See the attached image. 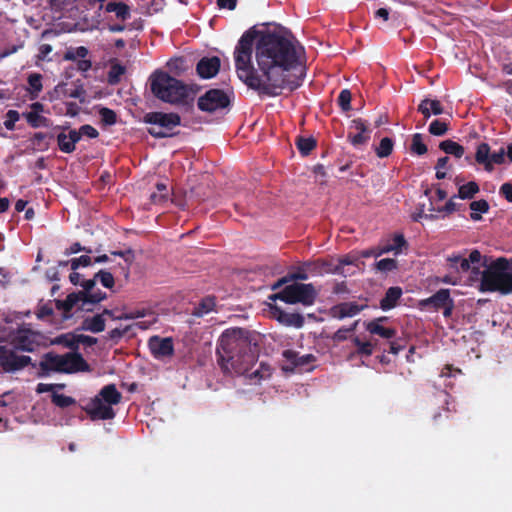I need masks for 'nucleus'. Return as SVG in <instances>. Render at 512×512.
<instances>
[{
  "instance_id": "obj_1",
  "label": "nucleus",
  "mask_w": 512,
  "mask_h": 512,
  "mask_svg": "<svg viewBox=\"0 0 512 512\" xmlns=\"http://www.w3.org/2000/svg\"><path fill=\"white\" fill-rule=\"evenodd\" d=\"M245 31L234 50L237 77L259 96L276 97L284 89L294 91L303 82L304 67L294 43L275 32Z\"/></svg>"
},
{
  "instance_id": "obj_2",
  "label": "nucleus",
  "mask_w": 512,
  "mask_h": 512,
  "mask_svg": "<svg viewBox=\"0 0 512 512\" xmlns=\"http://www.w3.org/2000/svg\"><path fill=\"white\" fill-rule=\"evenodd\" d=\"M258 352L254 333L245 328L224 330L216 343L217 363L224 373H249L257 361Z\"/></svg>"
},
{
  "instance_id": "obj_3",
  "label": "nucleus",
  "mask_w": 512,
  "mask_h": 512,
  "mask_svg": "<svg viewBox=\"0 0 512 512\" xmlns=\"http://www.w3.org/2000/svg\"><path fill=\"white\" fill-rule=\"evenodd\" d=\"M149 81L152 94L162 102L187 107L193 106L198 87L187 85L161 70L152 73Z\"/></svg>"
},
{
  "instance_id": "obj_4",
  "label": "nucleus",
  "mask_w": 512,
  "mask_h": 512,
  "mask_svg": "<svg viewBox=\"0 0 512 512\" xmlns=\"http://www.w3.org/2000/svg\"><path fill=\"white\" fill-rule=\"evenodd\" d=\"M482 266L478 290L483 293L497 292L501 295L512 293V258L498 257L487 263L485 258Z\"/></svg>"
},
{
  "instance_id": "obj_5",
  "label": "nucleus",
  "mask_w": 512,
  "mask_h": 512,
  "mask_svg": "<svg viewBox=\"0 0 512 512\" xmlns=\"http://www.w3.org/2000/svg\"><path fill=\"white\" fill-rule=\"evenodd\" d=\"M143 122L151 125L147 132L156 139L169 138L177 135L174 129L181 125V117L178 113L153 111L143 116Z\"/></svg>"
},
{
  "instance_id": "obj_6",
  "label": "nucleus",
  "mask_w": 512,
  "mask_h": 512,
  "mask_svg": "<svg viewBox=\"0 0 512 512\" xmlns=\"http://www.w3.org/2000/svg\"><path fill=\"white\" fill-rule=\"evenodd\" d=\"M317 296L318 291L312 283H293L272 295L271 299H279L287 304L300 303L304 306H311L315 303Z\"/></svg>"
},
{
  "instance_id": "obj_7",
  "label": "nucleus",
  "mask_w": 512,
  "mask_h": 512,
  "mask_svg": "<svg viewBox=\"0 0 512 512\" xmlns=\"http://www.w3.org/2000/svg\"><path fill=\"white\" fill-rule=\"evenodd\" d=\"M42 340L41 333L27 325H21L9 333L7 342L19 352H34L42 344Z\"/></svg>"
},
{
  "instance_id": "obj_8",
  "label": "nucleus",
  "mask_w": 512,
  "mask_h": 512,
  "mask_svg": "<svg viewBox=\"0 0 512 512\" xmlns=\"http://www.w3.org/2000/svg\"><path fill=\"white\" fill-rule=\"evenodd\" d=\"M18 350L7 341L0 345V367L6 373L20 371L31 364V357L19 355Z\"/></svg>"
},
{
  "instance_id": "obj_9",
  "label": "nucleus",
  "mask_w": 512,
  "mask_h": 512,
  "mask_svg": "<svg viewBox=\"0 0 512 512\" xmlns=\"http://www.w3.org/2000/svg\"><path fill=\"white\" fill-rule=\"evenodd\" d=\"M475 161L482 165L485 171L492 172L495 164L501 165L505 162V148L502 147L499 151L491 152L489 144L482 142L476 148Z\"/></svg>"
},
{
  "instance_id": "obj_10",
  "label": "nucleus",
  "mask_w": 512,
  "mask_h": 512,
  "mask_svg": "<svg viewBox=\"0 0 512 512\" xmlns=\"http://www.w3.org/2000/svg\"><path fill=\"white\" fill-rule=\"evenodd\" d=\"M230 105L228 95L221 89H210L197 101L199 110L212 113L219 109H224Z\"/></svg>"
},
{
  "instance_id": "obj_11",
  "label": "nucleus",
  "mask_w": 512,
  "mask_h": 512,
  "mask_svg": "<svg viewBox=\"0 0 512 512\" xmlns=\"http://www.w3.org/2000/svg\"><path fill=\"white\" fill-rule=\"evenodd\" d=\"M97 278L94 275L93 278L83 280L81 283L82 291L76 292L83 299V304L80 305V309L84 311H93V308L89 305H95L107 298V294L99 289H96Z\"/></svg>"
},
{
  "instance_id": "obj_12",
  "label": "nucleus",
  "mask_w": 512,
  "mask_h": 512,
  "mask_svg": "<svg viewBox=\"0 0 512 512\" xmlns=\"http://www.w3.org/2000/svg\"><path fill=\"white\" fill-rule=\"evenodd\" d=\"M86 413L90 419L95 420H111L116 413L112 406L102 401L99 396H95L85 407Z\"/></svg>"
},
{
  "instance_id": "obj_13",
  "label": "nucleus",
  "mask_w": 512,
  "mask_h": 512,
  "mask_svg": "<svg viewBox=\"0 0 512 512\" xmlns=\"http://www.w3.org/2000/svg\"><path fill=\"white\" fill-rule=\"evenodd\" d=\"M39 368V376H47L52 371L65 373L64 355H57L52 352L46 353L39 363Z\"/></svg>"
},
{
  "instance_id": "obj_14",
  "label": "nucleus",
  "mask_w": 512,
  "mask_h": 512,
  "mask_svg": "<svg viewBox=\"0 0 512 512\" xmlns=\"http://www.w3.org/2000/svg\"><path fill=\"white\" fill-rule=\"evenodd\" d=\"M148 346L152 355L157 359L172 356L174 353L173 341L168 337L152 336L148 341Z\"/></svg>"
},
{
  "instance_id": "obj_15",
  "label": "nucleus",
  "mask_w": 512,
  "mask_h": 512,
  "mask_svg": "<svg viewBox=\"0 0 512 512\" xmlns=\"http://www.w3.org/2000/svg\"><path fill=\"white\" fill-rule=\"evenodd\" d=\"M64 361L65 373L67 374L91 371L90 365L83 356L76 351L64 354Z\"/></svg>"
},
{
  "instance_id": "obj_16",
  "label": "nucleus",
  "mask_w": 512,
  "mask_h": 512,
  "mask_svg": "<svg viewBox=\"0 0 512 512\" xmlns=\"http://www.w3.org/2000/svg\"><path fill=\"white\" fill-rule=\"evenodd\" d=\"M220 64L217 56L203 57L196 65L197 74L203 79L212 78L218 73Z\"/></svg>"
},
{
  "instance_id": "obj_17",
  "label": "nucleus",
  "mask_w": 512,
  "mask_h": 512,
  "mask_svg": "<svg viewBox=\"0 0 512 512\" xmlns=\"http://www.w3.org/2000/svg\"><path fill=\"white\" fill-rule=\"evenodd\" d=\"M449 289H440L432 296L420 301L421 308H432L435 311L442 309L451 300Z\"/></svg>"
},
{
  "instance_id": "obj_18",
  "label": "nucleus",
  "mask_w": 512,
  "mask_h": 512,
  "mask_svg": "<svg viewBox=\"0 0 512 512\" xmlns=\"http://www.w3.org/2000/svg\"><path fill=\"white\" fill-rule=\"evenodd\" d=\"M387 321V317H379L366 323V330L372 334L384 339H392L396 336L397 331L394 328L384 327L383 322Z\"/></svg>"
},
{
  "instance_id": "obj_19",
  "label": "nucleus",
  "mask_w": 512,
  "mask_h": 512,
  "mask_svg": "<svg viewBox=\"0 0 512 512\" xmlns=\"http://www.w3.org/2000/svg\"><path fill=\"white\" fill-rule=\"evenodd\" d=\"M79 133L76 129H71L68 134L61 132L57 135V145L63 153H73L76 149V143L79 142Z\"/></svg>"
},
{
  "instance_id": "obj_20",
  "label": "nucleus",
  "mask_w": 512,
  "mask_h": 512,
  "mask_svg": "<svg viewBox=\"0 0 512 512\" xmlns=\"http://www.w3.org/2000/svg\"><path fill=\"white\" fill-rule=\"evenodd\" d=\"M55 307L57 310L62 311L63 317L68 319L71 317V311L75 306L83 304V299L76 292L67 295L65 300H55Z\"/></svg>"
},
{
  "instance_id": "obj_21",
  "label": "nucleus",
  "mask_w": 512,
  "mask_h": 512,
  "mask_svg": "<svg viewBox=\"0 0 512 512\" xmlns=\"http://www.w3.org/2000/svg\"><path fill=\"white\" fill-rule=\"evenodd\" d=\"M274 315L276 319L285 326L301 328L305 323L304 317L301 314L288 313L278 307L274 308Z\"/></svg>"
},
{
  "instance_id": "obj_22",
  "label": "nucleus",
  "mask_w": 512,
  "mask_h": 512,
  "mask_svg": "<svg viewBox=\"0 0 512 512\" xmlns=\"http://www.w3.org/2000/svg\"><path fill=\"white\" fill-rule=\"evenodd\" d=\"M105 12L114 13L115 18L121 22H125L131 17V8L124 2L109 1L105 5Z\"/></svg>"
},
{
  "instance_id": "obj_23",
  "label": "nucleus",
  "mask_w": 512,
  "mask_h": 512,
  "mask_svg": "<svg viewBox=\"0 0 512 512\" xmlns=\"http://www.w3.org/2000/svg\"><path fill=\"white\" fill-rule=\"evenodd\" d=\"M403 294L402 288L398 286L389 287L380 300V308L383 311H388L396 307L398 301Z\"/></svg>"
},
{
  "instance_id": "obj_24",
  "label": "nucleus",
  "mask_w": 512,
  "mask_h": 512,
  "mask_svg": "<svg viewBox=\"0 0 512 512\" xmlns=\"http://www.w3.org/2000/svg\"><path fill=\"white\" fill-rule=\"evenodd\" d=\"M362 309H363V306H359L358 304H356L354 302H344V303H340V304L334 306L331 309V312L334 317L343 319L346 317H353V316L357 315Z\"/></svg>"
},
{
  "instance_id": "obj_25",
  "label": "nucleus",
  "mask_w": 512,
  "mask_h": 512,
  "mask_svg": "<svg viewBox=\"0 0 512 512\" xmlns=\"http://www.w3.org/2000/svg\"><path fill=\"white\" fill-rule=\"evenodd\" d=\"M425 119H428L432 114L441 115L444 112L443 106L439 100L423 99L417 108Z\"/></svg>"
},
{
  "instance_id": "obj_26",
  "label": "nucleus",
  "mask_w": 512,
  "mask_h": 512,
  "mask_svg": "<svg viewBox=\"0 0 512 512\" xmlns=\"http://www.w3.org/2000/svg\"><path fill=\"white\" fill-rule=\"evenodd\" d=\"M105 322L106 320L101 313L92 317H86L82 321L81 330L100 333L105 330Z\"/></svg>"
},
{
  "instance_id": "obj_27",
  "label": "nucleus",
  "mask_w": 512,
  "mask_h": 512,
  "mask_svg": "<svg viewBox=\"0 0 512 512\" xmlns=\"http://www.w3.org/2000/svg\"><path fill=\"white\" fill-rule=\"evenodd\" d=\"M97 396H99L103 402L108 403L111 406L119 404L122 399V394L117 390L115 384L105 385L99 391Z\"/></svg>"
},
{
  "instance_id": "obj_28",
  "label": "nucleus",
  "mask_w": 512,
  "mask_h": 512,
  "mask_svg": "<svg viewBox=\"0 0 512 512\" xmlns=\"http://www.w3.org/2000/svg\"><path fill=\"white\" fill-rule=\"evenodd\" d=\"M283 357L294 367H304L315 361V357L312 354L299 355V353L293 350H285Z\"/></svg>"
},
{
  "instance_id": "obj_29",
  "label": "nucleus",
  "mask_w": 512,
  "mask_h": 512,
  "mask_svg": "<svg viewBox=\"0 0 512 512\" xmlns=\"http://www.w3.org/2000/svg\"><path fill=\"white\" fill-rule=\"evenodd\" d=\"M216 306L215 296H206L194 307L193 315L196 317H202L205 314L213 311Z\"/></svg>"
},
{
  "instance_id": "obj_30",
  "label": "nucleus",
  "mask_w": 512,
  "mask_h": 512,
  "mask_svg": "<svg viewBox=\"0 0 512 512\" xmlns=\"http://www.w3.org/2000/svg\"><path fill=\"white\" fill-rule=\"evenodd\" d=\"M27 82L29 85V88L27 89L30 99L34 100L38 98L40 92L43 89L42 85V75L39 73H32L28 76Z\"/></svg>"
},
{
  "instance_id": "obj_31",
  "label": "nucleus",
  "mask_w": 512,
  "mask_h": 512,
  "mask_svg": "<svg viewBox=\"0 0 512 512\" xmlns=\"http://www.w3.org/2000/svg\"><path fill=\"white\" fill-rule=\"evenodd\" d=\"M439 148L444 153L456 158H461L465 153V149L462 145L450 139L440 142Z\"/></svg>"
},
{
  "instance_id": "obj_32",
  "label": "nucleus",
  "mask_w": 512,
  "mask_h": 512,
  "mask_svg": "<svg viewBox=\"0 0 512 512\" xmlns=\"http://www.w3.org/2000/svg\"><path fill=\"white\" fill-rule=\"evenodd\" d=\"M471 210L470 218L473 221H480L482 219L481 214L487 213L490 209L489 203L485 199L472 201L469 205Z\"/></svg>"
},
{
  "instance_id": "obj_33",
  "label": "nucleus",
  "mask_w": 512,
  "mask_h": 512,
  "mask_svg": "<svg viewBox=\"0 0 512 512\" xmlns=\"http://www.w3.org/2000/svg\"><path fill=\"white\" fill-rule=\"evenodd\" d=\"M295 145L301 155L307 156L313 149H315L317 142L313 137L298 136L295 140Z\"/></svg>"
},
{
  "instance_id": "obj_34",
  "label": "nucleus",
  "mask_w": 512,
  "mask_h": 512,
  "mask_svg": "<svg viewBox=\"0 0 512 512\" xmlns=\"http://www.w3.org/2000/svg\"><path fill=\"white\" fill-rule=\"evenodd\" d=\"M169 199V190L165 183H157L156 191L150 194V201L153 204H162Z\"/></svg>"
},
{
  "instance_id": "obj_35",
  "label": "nucleus",
  "mask_w": 512,
  "mask_h": 512,
  "mask_svg": "<svg viewBox=\"0 0 512 512\" xmlns=\"http://www.w3.org/2000/svg\"><path fill=\"white\" fill-rule=\"evenodd\" d=\"M77 334H74V333H66V334H62V335H59L57 336L53 343L54 344H57V345H62L66 348H69L71 350L74 351H77L78 350V346H77Z\"/></svg>"
},
{
  "instance_id": "obj_36",
  "label": "nucleus",
  "mask_w": 512,
  "mask_h": 512,
  "mask_svg": "<svg viewBox=\"0 0 512 512\" xmlns=\"http://www.w3.org/2000/svg\"><path fill=\"white\" fill-rule=\"evenodd\" d=\"M479 190V185L475 181H470L458 188L457 197L460 199H472L479 192Z\"/></svg>"
},
{
  "instance_id": "obj_37",
  "label": "nucleus",
  "mask_w": 512,
  "mask_h": 512,
  "mask_svg": "<svg viewBox=\"0 0 512 512\" xmlns=\"http://www.w3.org/2000/svg\"><path fill=\"white\" fill-rule=\"evenodd\" d=\"M25 118L27 120V123L32 128L49 127L50 126V120L48 118L40 115L37 112H28L25 114Z\"/></svg>"
},
{
  "instance_id": "obj_38",
  "label": "nucleus",
  "mask_w": 512,
  "mask_h": 512,
  "mask_svg": "<svg viewBox=\"0 0 512 512\" xmlns=\"http://www.w3.org/2000/svg\"><path fill=\"white\" fill-rule=\"evenodd\" d=\"M410 151H411V153L416 154L418 156H421V155H424L427 153L428 148H427V145L423 141L422 134L415 133L412 135Z\"/></svg>"
},
{
  "instance_id": "obj_39",
  "label": "nucleus",
  "mask_w": 512,
  "mask_h": 512,
  "mask_svg": "<svg viewBox=\"0 0 512 512\" xmlns=\"http://www.w3.org/2000/svg\"><path fill=\"white\" fill-rule=\"evenodd\" d=\"M394 142L389 137H384L381 139L379 146L376 148L375 152L379 158L388 157L393 151Z\"/></svg>"
},
{
  "instance_id": "obj_40",
  "label": "nucleus",
  "mask_w": 512,
  "mask_h": 512,
  "mask_svg": "<svg viewBox=\"0 0 512 512\" xmlns=\"http://www.w3.org/2000/svg\"><path fill=\"white\" fill-rule=\"evenodd\" d=\"M125 73V67L119 63L112 64L108 72V83L116 85L120 82L122 75Z\"/></svg>"
},
{
  "instance_id": "obj_41",
  "label": "nucleus",
  "mask_w": 512,
  "mask_h": 512,
  "mask_svg": "<svg viewBox=\"0 0 512 512\" xmlns=\"http://www.w3.org/2000/svg\"><path fill=\"white\" fill-rule=\"evenodd\" d=\"M89 54V51L84 46H79L77 48L68 49L64 55L63 60L65 61H76L78 58H86Z\"/></svg>"
},
{
  "instance_id": "obj_42",
  "label": "nucleus",
  "mask_w": 512,
  "mask_h": 512,
  "mask_svg": "<svg viewBox=\"0 0 512 512\" xmlns=\"http://www.w3.org/2000/svg\"><path fill=\"white\" fill-rule=\"evenodd\" d=\"M376 270L382 273H388L398 268V262L392 258H384L375 263Z\"/></svg>"
},
{
  "instance_id": "obj_43",
  "label": "nucleus",
  "mask_w": 512,
  "mask_h": 512,
  "mask_svg": "<svg viewBox=\"0 0 512 512\" xmlns=\"http://www.w3.org/2000/svg\"><path fill=\"white\" fill-rule=\"evenodd\" d=\"M99 115L102 124L105 126H112L117 122V114L114 110L110 108L102 107L99 110Z\"/></svg>"
},
{
  "instance_id": "obj_44",
  "label": "nucleus",
  "mask_w": 512,
  "mask_h": 512,
  "mask_svg": "<svg viewBox=\"0 0 512 512\" xmlns=\"http://www.w3.org/2000/svg\"><path fill=\"white\" fill-rule=\"evenodd\" d=\"M52 403L60 408H67L76 403V400L70 396L64 394L53 393L51 395Z\"/></svg>"
},
{
  "instance_id": "obj_45",
  "label": "nucleus",
  "mask_w": 512,
  "mask_h": 512,
  "mask_svg": "<svg viewBox=\"0 0 512 512\" xmlns=\"http://www.w3.org/2000/svg\"><path fill=\"white\" fill-rule=\"evenodd\" d=\"M451 262V267L455 268L457 272H468L471 269V265L467 258H463L461 256H453L449 258Z\"/></svg>"
},
{
  "instance_id": "obj_46",
  "label": "nucleus",
  "mask_w": 512,
  "mask_h": 512,
  "mask_svg": "<svg viewBox=\"0 0 512 512\" xmlns=\"http://www.w3.org/2000/svg\"><path fill=\"white\" fill-rule=\"evenodd\" d=\"M272 369L268 364L260 363L259 368L250 374L246 373L250 379L263 380L271 376Z\"/></svg>"
},
{
  "instance_id": "obj_47",
  "label": "nucleus",
  "mask_w": 512,
  "mask_h": 512,
  "mask_svg": "<svg viewBox=\"0 0 512 512\" xmlns=\"http://www.w3.org/2000/svg\"><path fill=\"white\" fill-rule=\"evenodd\" d=\"M428 131L434 136H443L448 131V124L441 120L435 119L430 123Z\"/></svg>"
},
{
  "instance_id": "obj_48",
  "label": "nucleus",
  "mask_w": 512,
  "mask_h": 512,
  "mask_svg": "<svg viewBox=\"0 0 512 512\" xmlns=\"http://www.w3.org/2000/svg\"><path fill=\"white\" fill-rule=\"evenodd\" d=\"M351 99H352V95H351V92L350 90L348 89H343L339 96H338V99H337V102H338V105L340 106V108L344 111V112H347V111H350L351 110Z\"/></svg>"
},
{
  "instance_id": "obj_49",
  "label": "nucleus",
  "mask_w": 512,
  "mask_h": 512,
  "mask_svg": "<svg viewBox=\"0 0 512 512\" xmlns=\"http://www.w3.org/2000/svg\"><path fill=\"white\" fill-rule=\"evenodd\" d=\"M353 343L357 347V353L362 356H371L373 353V345L371 342H362L358 337L353 338Z\"/></svg>"
},
{
  "instance_id": "obj_50",
  "label": "nucleus",
  "mask_w": 512,
  "mask_h": 512,
  "mask_svg": "<svg viewBox=\"0 0 512 512\" xmlns=\"http://www.w3.org/2000/svg\"><path fill=\"white\" fill-rule=\"evenodd\" d=\"M97 281H99L105 288L111 289L115 284L114 276L112 273L100 270L96 274Z\"/></svg>"
},
{
  "instance_id": "obj_51",
  "label": "nucleus",
  "mask_w": 512,
  "mask_h": 512,
  "mask_svg": "<svg viewBox=\"0 0 512 512\" xmlns=\"http://www.w3.org/2000/svg\"><path fill=\"white\" fill-rule=\"evenodd\" d=\"M359 261V255L358 253H349L347 255H344L338 259V264L336 266H339V274L342 273V268L346 265H357Z\"/></svg>"
},
{
  "instance_id": "obj_52",
  "label": "nucleus",
  "mask_w": 512,
  "mask_h": 512,
  "mask_svg": "<svg viewBox=\"0 0 512 512\" xmlns=\"http://www.w3.org/2000/svg\"><path fill=\"white\" fill-rule=\"evenodd\" d=\"M348 139L350 140L353 146H360L365 144L370 139V135L369 133L357 132L353 134L352 132H349Z\"/></svg>"
},
{
  "instance_id": "obj_53",
  "label": "nucleus",
  "mask_w": 512,
  "mask_h": 512,
  "mask_svg": "<svg viewBox=\"0 0 512 512\" xmlns=\"http://www.w3.org/2000/svg\"><path fill=\"white\" fill-rule=\"evenodd\" d=\"M54 313L53 307L51 305V302L40 304L36 311V316L40 320H44L47 317L52 316Z\"/></svg>"
},
{
  "instance_id": "obj_54",
  "label": "nucleus",
  "mask_w": 512,
  "mask_h": 512,
  "mask_svg": "<svg viewBox=\"0 0 512 512\" xmlns=\"http://www.w3.org/2000/svg\"><path fill=\"white\" fill-rule=\"evenodd\" d=\"M390 245H392V247L394 248V253L396 255L401 253L403 248H406L408 246L403 234H395Z\"/></svg>"
},
{
  "instance_id": "obj_55",
  "label": "nucleus",
  "mask_w": 512,
  "mask_h": 512,
  "mask_svg": "<svg viewBox=\"0 0 512 512\" xmlns=\"http://www.w3.org/2000/svg\"><path fill=\"white\" fill-rule=\"evenodd\" d=\"M20 116L18 111L16 110H8L6 113V119L4 121V126L7 130H14L15 123L19 120Z\"/></svg>"
},
{
  "instance_id": "obj_56",
  "label": "nucleus",
  "mask_w": 512,
  "mask_h": 512,
  "mask_svg": "<svg viewBox=\"0 0 512 512\" xmlns=\"http://www.w3.org/2000/svg\"><path fill=\"white\" fill-rule=\"evenodd\" d=\"M79 134V141L81 140L82 136H87L89 138H97L99 136V132L97 129H95L93 126L89 124L82 125L79 130H76Z\"/></svg>"
},
{
  "instance_id": "obj_57",
  "label": "nucleus",
  "mask_w": 512,
  "mask_h": 512,
  "mask_svg": "<svg viewBox=\"0 0 512 512\" xmlns=\"http://www.w3.org/2000/svg\"><path fill=\"white\" fill-rule=\"evenodd\" d=\"M91 257L88 255H82L78 258H73L70 260V265L72 270H77L80 266L87 267L91 265Z\"/></svg>"
},
{
  "instance_id": "obj_58",
  "label": "nucleus",
  "mask_w": 512,
  "mask_h": 512,
  "mask_svg": "<svg viewBox=\"0 0 512 512\" xmlns=\"http://www.w3.org/2000/svg\"><path fill=\"white\" fill-rule=\"evenodd\" d=\"M149 313L150 312H148L145 309H141V310L137 309V310H133V311H130L127 313H122L116 318L117 319H125V320L137 319V318H143V317L147 316Z\"/></svg>"
},
{
  "instance_id": "obj_59",
  "label": "nucleus",
  "mask_w": 512,
  "mask_h": 512,
  "mask_svg": "<svg viewBox=\"0 0 512 512\" xmlns=\"http://www.w3.org/2000/svg\"><path fill=\"white\" fill-rule=\"evenodd\" d=\"M448 162H449V157H447V156L441 157L437 160V163L435 166V169H436L435 176L438 180L444 179L446 177V173L443 172L442 170H444V168H446Z\"/></svg>"
},
{
  "instance_id": "obj_60",
  "label": "nucleus",
  "mask_w": 512,
  "mask_h": 512,
  "mask_svg": "<svg viewBox=\"0 0 512 512\" xmlns=\"http://www.w3.org/2000/svg\"><path fill=\"white\" fill-rule=\"evenodd\" d=\"M111 254L123 258L128 267L133 263L135 259L134 251L131 248L124 251H112Z\"/></svg>"
},
{
  "instance_id": "obj_61",
  "label": "nucleus",
  "mask_w": 512,
  "mask_h": 512,
  "mask_svg": "<svg viewBox=\"0 0 512 512\" xmlns=\"http://www.w3.org/2000/svg\"><path fill=\"white\" fill-rule=\"evenodd\" d=\"M356 325H357V322H355V323H354L351 327H349V328H340V329H338V330L334 333V335H333L332 339H333L334 341H344V340H346V338H347V334H348L349 332H353V331L355 330V328H356Z\"/></svg>"
},
{
  "instance_id": "obj_62",
  "label": "nucleus",
  "mask_w": 512,
  "mask_h": 512,
  "mask_svg": "<svg viewBox=\"0 0 512 512\" xmlns=\"http://www.w3.org/2000/svg\"><path fill=\"white\" fill-rule=\"evenodd\" d=\"M129 330V326L124 329L115 328L108 332L107 338L117 343Z\"/></svg>"
},
{
  "instance_id": "obj_63",
  "label": "nucleus",
  "mask_w": 512,
  "mask_h": 512,
  "mask_svg": "<svg viewBox=\"0 0 512 512\" xmlns=\"http://www.w3.org/2000/svg\"><path fill=\"white\" fill-rule=\"evenodd\" d=\"M86 252L92 253V249L89 247L82 246L79 242L73 243L69 248H67L64 252L65 255L76 254L78 252Z\"/></svg>"
},
{
  "instance_id": "obj_64",
  "label": "nucleus",
  "mask_w": 512,
  "mask_h": 512,
  "mask_svg": "<svg viewBox=\"0 0 512 512\" xmlns=\"http://www.w3.org/2000/svg\"><path fill=\"white\" fill-rule=\"evenodd\" d=\"M499 192L508 202L512 203V182L502 184Z\"/></svg>"
}]
</instances>
